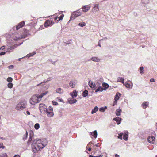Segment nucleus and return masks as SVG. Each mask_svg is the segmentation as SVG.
<instances>
[{
    "instance_id": "1",
    "label": "nucleus",
    "mask_w": 157,
    "mask_h": 157,
    "mask_svg": "<svg viewBox=\"0 0 157 157\" xmlns=\"http://www.w3.org/2000/svg\"><path fill=\"white\" fill-rule=\"evenodd\" d=\"M44 147V145L42 143L41 140L39 139L34 140L32 145L33 151L35 153L39 151L40 149L43 148Z\"/></svg>"
},
{
    "instance_id": "2",
    "label": "nucleus",
    "mask_w": 157,
    "mask_h": 157,
    "mask_svg": "<svg viewBox=\"0 0 157 157\" xmlns=\"http://www.w3.org/2000/svg\"><path fill=\"white\" fill-rule=\"evenodd\" d=\"M40 100L38 94L34 95L31 98L30 102L32 105H34L36 103L39 102Z\"/></svg>"
},
{
    "instance_id": "3",
    "label": "nucleus",
    "mask_w": 157,
    "mask_h": 157,
    "mask_svg": "<svg viewBox=\"0 0 157 157\" xmlns=\"http://www.w3.org/2000/svg\"><path fill=\"white\" fill-rule=\"evenodd\" d=\"M26 105V102L25 101H21L17 105L15 109L17 110H23L25 108Z\"/></svg>"
},
{
    "instance_id": "4",
    "label": "nucleus",
    "mask_w": 157,
    "mask_h": 157,
    "mask_svg": "<svg viewBox=\"0 0 157 157\" xmlns=\"http://www.w3.org/2000/svg\"><path fill=\"white\" fill-rule=\"evenodd\" d=\"M45 112L48 117H52L54 115L53 112V108L51 106H49L46 111Z\"/></svg>"
},
{
    "instance_id": "5",
    "label": "nucleus",
    "mask_w": 157,
    "mask_h": 157,
    "mask_svg": "<svg viewBox=\"0 0 157 157\" xmlns=\"http://www.w3.org/2000/svg\"><path fill=\"white\" fill-rule=\"evenodd\" d=\"M81 13L77 11L75 12V13L71 14V20H73L75 19L77 17L80 16L81 15Z\"/></svg>"
},
{
    "instance_id": "6",
    "label": "nucleus",
    "mask_w": 157,
    "mask_h": 157,
    "mask_svg": "<svg viewBox=\"0 0 157 157\" xmlns=\"http://www.w3.org/2000/svg\"><path fill=\"white\" fill-rule=\"evenodd\" d=\"M39 109L40 112L41 113H44L45 112L48 108L44 104H41L40 105Z\"/></svg>"
},
{
    "instance_id": "7",
    "label": "nucleus",
    "mask_w": 157,
    "mask_h": 157,
    "mask_svg": "<svg viewBox=\"0 0 157 157\" xmlns=\"http://www.w3.org/2000/svg\"><path fill=\"white\" fill-rule=\"evenodd\" d=\"M25 23L24 21H22L18 25L16 26V27H14L13 29L15 30L16 29V30H18L20 28L22 27L24 25Z\"/></svg>"
},
{
    "instance_id": "8",
    "label": "nucleus",
    "mask_w": 157,
    "mask_h": 157,
    "mask_svg": "<svg viewBox=\"0 0 157 157\" xmlns=\"http://www.w3.org/2000/svg\"><path fill=\"white\" fill-rule=\"evenodd\" d=\"M39 85H41L44 88V90L48 89L49 86V84H45L44 82H41L37 85V86Z\"/></svg>"
},
{
    "instance_id": "9",
    "label": "nucleus",
    "mask_w": 157,
    "mask_h": 157,
    "mask_svg": "<svg viewBox=\"0 0 157 157\" xmlns=\"http://www.w3.org/2000/svg\"><path fill=\"white\" fill-rule=\"evenodd\" d=\"M128 131H125L123 133V139L125 141H127L128 138Z\"/></svg>"
},
{
    "instance_id": "10",
    "label": "nucleus",
    "mask_w": 157,
    "mask_h": 157,
    "mask_svg": "<svg viewBox=\"0 0 157 157\" xmlns=\"http://www.w3.org/2000/svg\"><path fill=\"white\" fill-rule=\"evenodd\" d=\"M89 85L90 86L94 89H96V85L95 83H94L92 81L90 80L89 82Z\"/></svg>"
},
{
    "instance_id": "11",
    "label": "nucleus",
    "mask_w": 157,
    "mask_h": 157,
    "mask_svg": "<svg viewBox=\"0 0 157 157\" xmlns=\"http://www.w3.org/2000/svg\"><path fill=\"white\" fill-rule=\"evenodd\" d=\"M76 83V81L71 80L69 83L70 86L72 88H74L75 87Z\"/></svg>"
},
{
    "instance_id": "12",
    "label": "nucleus",
    "mask_w": 157,
    "mask_h": 157,
    "mask_svg": "<svg viewBox=\"0 0 157 157\" xmlns=\"http://www.w3.org/2000/svg\"><path fill=\"white\" fill-rule=\"evenodd\" d=\"M90 6L89 5H86L82 7V11L83 12L87 11L90 8Z\"/></svg>"
},
{
    "instance_id": "13",
    "label": "nucleus",
    "mask_w": 157,
    "mask_h": 157,
    "mask_svg": "<svg viewBox=\"0 0 157 157\" xmlns=\"http://www.w3.org/2000/svg\"><path fill=\"white\" fill-rule=\"evenodd\" d=\"M148 141L150 143H154L155 142V138L152 136L149 137L147 139Z\"/></svg>"
},
{
    "instance_id": "14",
    "label": "nucleus",
    "mask_w": 157,
    "mask_h": 157,
    "mask_svg": "<svg viewBox=\"0 0 157 157\" xmlns=\"http://www.w3.org/2000/svg\"><path fill=\"white\" fill-rule=\"evenodd\" d=\"M52 21L47 20L44 23V26L47 27L49 26H50L51 25H52Z\"/></svg>"
},
{
    "instance_id": "15",
    "label": "nucleus",
    "mask_w": 157,
    "mask_h": 157,
    "mask_svg": "<svg viewBox=\"0 0 157 157\" xmlns=\"http://www.w3.org/2000/svg\"><path fill=\"white\" fill-rule=\"evenodd\" d=\"M123 84L127 88L131 89L133 87L132 83L131 85L129 83H128L127 82H125Z\"/></svg>"
},
{
    "instance_id": "16",
    "label": "nucleus",
    "mask_w": 157,
    "mask_h": 157,
    "mask_svg": "<svg viewBox=\"0 0 157 157\" xmlns=\"http://www.w3.org/2000/svg\"><path fill=\"white\" fill-rule=\"evenodd\" d=\"M149 104L148 102H144L142 104V107L143 109H145L148 106Z\"/></svg>"
},
{
    "instance_id": "17",
    "label": "nucleus",
    "mask_w": 157,
    "mask_h": 157,
    "mask_svg": "<svg viewBox=\"0 0 157 157\" xmlns=\"http://www.w3.org/2000/svg\"><path fill=\"white\" fill-rule=\"evenodd\" d=\"M90 135L93 136L94 138H96L97 136V131L95 130L92 132H90Z\"/></svg>"
},
{
    "instance_id": "18",
    "label": "nucleus",
    "mask_w": 157,
    "mask_h": 157,
    "mask_svg": "<svg viewBox=\"0 0 157 157\" xmlns=\"http://www.w3.org/2000/svg\"><path fill=\"white\" fill-rule=\"evenodd\" d=\"M91 60L94 62H99L100 61V59L98 57H94L91 58Z\"/></svg>"
},
{
    "instance_id": "19",
    "label": "nucleus",
    "mask_w": 157,
    "mask_h": 157,
    "mask_svg": "<svg viewBox=\"0 0 157 157\" xmlns=\"http://www.w3.org/2000/svg\"><path fill=\"white\" fill-rule=\"evenodd\" d=\"M77 101L75 99L73 98H70L68 100V102L70 104H73L74 103H76Z\"/></svg>"
},
{
    "instance_id": "20",
    "label": "nucleus",
    "mask_w": 157,
    "mask_h": 157,
    "mask_svg": "<svg viewBox=\"0 0 157 157\" xmlns=\"http://www.w3.org/2000/svg\"><path fill=\"white\" fill-rule=\"evenodd\" d=\"M121 96V94L119 92H117L115 96L114 100L115 101H117L118 100Z\"/></svg>"
},
{
    "instance_id": "21",
    "label": "nucleus",
    "mask_w": 157,
    "mask_h": 157,
    "mask_svg": "<svg viewBox=\"0 0 157 157\" xmlns=\"http://www.w3.org/2000/svg\"><path fill=\"white\" fill-rule=\"evenodd\" d=\"M122 112L121 109H117L116 111V114L117 116H119Z\"/></svg>"
},
{
    "instance_id": "22",
    "label": "nucleus",
    "mask_w": 157,
    "mask_h": 157,
    "mask_svg": "<svg viewBox=\"0 0 157 157\" xmlns=\"http://www.w3.org/2000/svg\"><path fill=\"white\" fill-rule=\"evenodd\" d=\"M102 86L104 88L103 89L104 90H106L109 87V86L108 84L104 82L102 83Z\"/></svg>"
},
{
    "instance_id": "23",
    "label": "nucleus",
    "mask_w": 157,
    "mask_h": 157,
    "mask_svg": "<svg viewBox=\"0 0 157 157\" xmlns=\"http://www.w3.org/2000/svg\"><path fill=\"white\" fill-rule=\"evenodd\" d=\"M70 95L72 96V98H73L74 97H76L77 96V92L76 90H74L73 92L70 93Z\"/></svg>"
},
{
    "instance_id": "24",
    "label": "nucleus",
    "mask_w": 157,
    "mask_h": 157,
    "mask_svg": "<svg viewBox=\"0 0 157 157\" xmlns=\"http://www.w3.org/2000/svg\"><path fill=\"white\" fill-rule=\"evenodd\" d=\"M121 119L120 118H119V117L115 118L113 119V120L115 121L117 124H119L121 123Z\"/></svg>"
},
{
    "instance_id": "25",
    "label": "nucleus",
    "mask_w": 157,
    "mask_h": 157,
    "mask_svg": "<svg viewBox=\"0 0 157 157\" xmlns=\"http://www.w3.org/2000/svg\"><path fill=\"white\" fill-rule=\"evenodd\" d=\"M124 78L122 77H119L117 78V82H121L123 84L124 83Z\"/></svg>"
},
{
    "instance_id": "26",
    "label": "nucleus",
    "mask_w": 157,
    "mask_h": 157,
    "mask_svg": "<svg viewBox=\"0 0 157 157\" xmlns=\"http://www.w3.org/2000/svg\"><path fill=\"white\" fill-rule=\"evenodd\" d=\"M104 90L103 88L101 86H99L95 91V93H96L98 92H102Z\"/></svg>"
},
{
    "instance_id": "27",
    "label": "nucleus",
    "mask_w": 157,
    "mask_h": 157,
    "mask_svg": "<svg viewBox=\"0 0 157 157\" xmlns=\"http://www.w3.org/2000/svg\"><path fill=\"white\" fill-rule=\"evenodd\" d=\"M98 110V108L97 106H96L94 109H93L91 112V113L93 114L96 113Z\"/></svg>"
},
{
    "instance_id": "28",
    "label": "nucleus",
    "mask_w": 157,
    "mask_h": 157,
    "mask_svg": "<svg viewBox=\"0 0 157 157\" xmlns=\"http://www.w3.org/2000/svg\"><path fill=\"white\" fill-rule=\"evenodd\" d=\"M48 93V91H45L44 92L42 93L40 95H39V98H40L41 99L44 96L46 95Z\"/></svg>"
},
{
    "instance_id": "29",
    "label": "nucleus",
    "mask_w": 157,
    "mask_h": 157,
    "mask_svg": "<svg viewBox=\"0 0 157 157\" xmlns=\"http://www.w3.org/2000/svg\"><path fill=\"white\" fill-rule=\"evenodd\" d=\"M56 91L57 93L61 94L63 92V90L61 88H58Z\"/></svg>"
},
{
    "instance_id": "30",
    "label": "nucleus",
    "mask_w": 157,
    "mask_h": 157,
    "mask_svg": "<svg viewBox=\"0 0 157 157\" xmlns=\"http://www.w3.org/2000/svg\"><path fill=\"white\" fill-rule=\"evenodd\" d=\"M36 52H33V53H30L29 54H28V55H27L26 56H25V57H28V58H29L30 57L32 56L33 55L35 54H36Z\"/></svg>"
},
{
    "instance_id": "31",
    "label": "nucleus",
    "mask_w": 157,
    "mask_h": 157,
    "mask_svg": "<svg viewBox=\"0 0 157 157\" xmlns=\"http://www.w3.org/2000/svg\"><path fill=\"white\" fill-rule=\"evenodd\" d=\"M86 25V23L85 22H80L78 25L81 27H83L84 26H85Z\"/></svg>"
},
{
    "instance_id": "32",
    "label": "nucleus",
    "mask_w": 157,
    "mask_h": 157,
    "mask_svg": "<svg viewBox=\"0 0 157 157\" xmlns=\"http://www.w3.org/2000/svg\"><path fill=\"white\" fill-rule=\"evenodd\" d=\"M88 94V91L86 90H85L82 93L83 96L84 97H86Z\"/></svg>"
},
{
    "instance_id": "33",
    "label": "nucleus",
    "mask_w": 157,
    "mask_h": 157,
    "mask_svg": "<svg viewBox=\"0 0 157 157\" xmlns=\"http://www.w3.org/2000/svg\"><path fill=\"white\" fill-rule=\"evenodd\" d=\"M107 107L106 106H105L104 107H101L99 109V111L101 112H104L106 109H107Z\"/></svg>"
},
{
    "instance_id": "34",
    "label": "nucleus",
    "mask_w": 157,
    "mask_h": 157,
    "mask_svg": "<svg viewBox=\"0 0 157 157\" xmlns=\"http://www.w3.org/2000/svg\"><path fill=\"white\" fill-rule=\"evenodd\" d=\"M34 128L36 129L37 130L40 128V125L39 124L36 123L35 124Z\"/></svg>"
},
{
    "instance_id": "35",
    "label": "nucleus",
    "mask_w": 157,
    "mask_h": 157,
    "mask_svg": "<svg viewBox=\"0 0 157 157\" xmlns=\"http://www.w3.org/2000/svg\"><path fill=\"white\" fill-rule=\"evenodd\" d=\"M123 135V133H121L120 134H119L118 135V136L117 137L119 139H120L121 140H122V137Z\"/></svg>"
},
{
    "instance_id": "36",
    "label": "nucleus",
    "mask_w": 157,
    "mask_h": 157,
    "mask_svg": "<svg viewBox=\"0 0 157 157\" xmlns=\"http://www.w3.org/2000/svg\"><path fill=\"white\" fill-rule=\"evenodd\" d=\"M56 100L58 101L63 102V100H62L59 97L57 98L56 99Z\"/></svg>"
},
{
    "instance_id": "37",
    "label": "nucleus",
    "mask_w": 157,
    "mask_h": 157,
    "mask_svg": "<svg viewBox=\"0 0 157 157\" xmlns=\"http://www.w3.org/2000/svg\"><path fill=\"white\" fill-rule=\"evenodd\" d=\"M0 157H7V155L6 153H3L0 155Z\"/></svg>"
},
{
    "instance_id": "38",
    "label": "nucleus",
    "mask_w": 157,
    "mask_h": 157,
    "mask_svg": "<svg viewBox=\"0 0 157 157\" xmlns=\"http://www.w3.org/2000/svg\"><path fill=\"white\" fill-rule=\"evenodd\" d=\"M144 68L143 67H141L140 68V73L141 74H142L143 73Z\"/></svg>"
},
{
    "instance_id": "39",
    "label": "nucleus",
    "mask_w": 157,
    "mask_h": 157,
    "mask_svg": "<svg viewBox=\"0 0 157 157\" xmlns=\"http://www.w3.org/2000/svg\"><path fill=\"white\" fill-rule=\"evenodd\" d=\"M13 84L11 83H9L8 84V87L10 88H12L13 87Z\"/></svg>"
},
{
    "instance_id": "40",
    "label": "nucleus",
    "mask_w": 157,
    "mask_h": 157,
    "mask_svg": "<svg viewBox=\"0 0 157 157\" xmlns=\"http://www.w3.org/2000/svg\"><path fill=\"white\" fill-rule=\"evenodd\" d=\"M13 79L11 77H8L7 79V81L9 82H10L12 81Z\"/></svg>"
},
{
    "instance_id": "41",
    "label": "nucleus",
    "mask_w": 157,
    "mask_h": 157,
    "mask_svg": "<svg viewBox=\"0 0 157 157\" xmlns=\"http://www.w3.org/2000/svg\"><path fill=\"white\" fill-rule=\"evenodd\" d=\"M27 135H28V134H27V132L26 131L25 133V135H24V136L23 137V139L24 140H25L27 138Z\"/></svg>"
},
{
    "instance_id": "42",
    "label": "nucleus",
    "mask_w": 157,
    "mask_h": 157,
    "mask_svg": "<svg viewBox=\"0 0 157 157\" xmlns=\"http://www.w3.org/2000/svg\"><path fill=\"white\" fill-rule=\"evenodd\" d=\"M22 37H20V36H18V37H16V38H13V39H14L15 40H17L18 39H20Z\"/></svg>"
},
{
    "instance_id": "43",
    "label": "nucleus",
    "mask_w": 157,
    "mask_h": 157,
    "mask_svg": "<svg viewBox=\"0 0 157 157\" xmlns=\"http://www.w3.org/2000/svg\"><path fill=\"white\" fill-rule=\"evenodd\" d=\"M92 144V143L91 142H89V144H88V145L86 147V148L87 149L88 148V147H90L91 144Z\"/></svg>"
},
{
    "instance_id": "44",
    "label": "nucleus",
    "mask_w": 157,
    "mask_h": 157,
    "mask_svg": "<svg viewBox=\"0 0 157 157\" xmlns=\"http://www.w3.org/2000/svg\"><path fill=\"white\" fill-rule=\"evenodd\" d=\"M64 17V15L62 14L61 15L60 17L59 18V20H62Z\"/></svg>"
},
{
    "instance_id": "45",
    "label": "nucleus",
    "mask_w": 157,
    "mask_h": 157,
    "mask_svg": "<svg viewBox=\"0 0 157 157\" xmlns=\"http://www.w3.org/2000/svg\"><path fill=\"white\" fill-rule=\"evenodd\" d=\"M13 66L12 65L9 66L8 68L9 69H12L13 68Z\"/></svg>"
},
{
    "instance_id": "46",
    "label": "nucleus",
    "mask_w": 157,
    "mask_h": 157,
    "mask_svg": "<svg viewBox=\"0 0 157 157\" xmlns=\"http://www.w3.org/2000/svg\"><path fill=\"white\" fill-rule=\"evenodd\" d=\"M5 147L3 145V144L0 143V148H2L4 149Z\"/></svg>"
},
{
    "instance_id": "47",
    "label": "nucleus",
    "mask_w": 157,
    "mask_h": 157,
    "mask_svg": "<svg viewBox=\"0 0 157 157\" xmlns=\"http://www.w3.org/2000/svg\"><path fill=\"white\" fill-rule=\"evenodd\" d=\"M52 102L53 104L54 105H56L58 104V103L56 101H52Z\"/></svg>"
},
{
    "instance_id": "48",
    "label": "nucleus",
    "mask_w": 157,
    "mask_h": 157,
    "mask_svg": "<svg viewBox=\"0 0 157 157\" xmlns=\"http://www.w3.org/2000/svg\"><path fill=\"white\" fill-rule=\"evenodd\" d=\"M117 101H114V102H113V106H114L115 105H116L117 103Z\"/></svg>"
},
{
    "instance_id": "49",
    "label": "nucleus",
    "mask_w": 157,
    "mask_h": 157,
    "mask_svg": "<svg viewBox=\"0 0 157 157\" xmlns=\"http://www.w3.org/2000/svg\"><path fill=\"white\" fill-rule=\"evenodd\" d=\"M150 81L151 82H155V80L153 78H151L150 79Z\"/></svg>"
},
{
    "instance_id": "50",
    "label": "nucleus",
    "mask_w": 157,
    "mask_h": 157,
    "mask_svg": "<svg viewBox=\"0 0 157 157\" xmlns=\"http://www.w3.org/2000/svg\"><path fill=\"white\" fill-rule=\"evenodd\" d=\"M5 48V46H3L1 47L0 49L2 50Z\"/></svg>"
},
{
    "instance_id": "51",
    "label": "nucleus",
    "mask_w": 157,
    "mask_h": 157,
    "mask_svg": "<svg viewBox=\"0 0 157 157\" xmlns=\"http://www.w3.org/2000/svg\"><path fill=\"white\" fill-rule=\"evenodd\" d=\"M91 149V148L90 147H88V148L87 149L86 148V150H88L89 151H90Z\"/></svg>"
},
{
    "instance_id": "52",
    "label": "nucleus",
    "mask_w": 157,
    "mask_h": 157,
    "mask_svg": "<svg viewBox=\"0 0 157 157\" xmlns=\"http://www.w3.org/2000/svg\"><path fill=\"white\" fill-rule=\"evenodd\" d=\"M5 54V52H1L0 53V55H4Z\"/></svg>"
},
{
    "instance_id": "53",
    "label": "nucleus",
    "mask_w": 157,
    "mask_h": 157,
    "mask_svg": "<svg viewBox=\"0 0 157 157\" xmlns=\"http://www.w3.org/2000/svg\"><path fill=\"white\" fill-rule=\"evenodd\" d=\"M126 82H127L128 83H129V82H130V83H131L132 84V82L130 80H128Z\"/></svg>"
},
{
    "instance_id": "54",
    "label": "nucleus",
    "mask_w": 157,
    "mask_h": 157,
    "mask_svg": "<svg viewBox=\"0 0 157 157\" xmlns=\"http://www.w3.org/2000/svg\"><path fill=\"white\" fill-rule=\"evenodd\" d=\"M14 48V47H13V46H12L11 47H10V48H8V50H9V49H13Z\"/></svg>"
},
{
    "instance_id": "55",
    "label": "nucleus",
    "mask_w": 157,
    "mask_h": 157,
    "mask_svg": "<svg viewBox=\"0 0 157 157\" xmlns=\"http://www.w3.org/2000/svg\"><path fill=\"white\" fill-rule=\"evenodd\" d=\"M25 57H22V58H20L19 59H18L19 61H21V59H23V58H24Z\"/></svg>"
},
{
    "instance_id": "56",
    "label": "nucleus",
    "mask_w": 157,
    "mask_h": 157,
    "mask_svg": "<svg viewBox=\"0 0 157 157\" xmlns=\"http://www.w3.org/2000/svg\"><path fill=\"white\" fill-rule=\"evenodd\" d=\"M14 157H20V156L18 155H15L14 156Z\"/></svg>"
},
{
    "instance_id": "57",
    "label": "nucleus",
    "mask_w": 157,
    "mask_h": 157,
    "mask_svg": "<svg viewBox=\"0 0 157 157\" xmlns=\"http://www.w3.org/2000/svg\"><path fill=\"white\" fill-rule=\"evenodd\" d=\"M115 157H120L117 154L115 155Z\"/></svg>"
},
{
    "instance_id": "58",
    "label": "nucleus",
    "mask_w": 157,
    "mask_h": 157,
    "mask_svg": "<svg viewBox=\"0 0 157 157\" xmlns=\"http://www.w3.org/2000/svg\"><path fill=\"white\" fill-rule=\"evenodd\" d=\"M52 79V78H48V81H50Z\"/></svg>"
},
{
    "instance_id": "59",
    "label": "nucleus",
    "mask_w": 157,
    "mask_h": 157,
    "mask_svg": "<svg viewBox=\"0 0 157 157\" xmlns=\"http://www.w3.org/2000/svg\"><path fill=\"white\" fill-rule=\"evenodd\" d=\"M27 113L28 115H29L30 114V112L29 111H27Z\"/></svg>"
},
{
    "instance_id": "60",
    "label": "nucleus",
    "mask_w": 157,
    "mask_h": 157,
    "mask_svg": "<svg viewBox=\"0 0 157 157\" xmlns=\"http://www.w3.org/2000/svg\"><path fill=\"white\" fill-rule=\"evenodd\" d=\"M96 7L97 8H98V4H97L95 5V7Z\"/></svg>"
},
{
    "instance_id": "61",
    "label": "nucleus",
    "mask_w": 157,
    "mask_h": 157,
    "mask_svg": "<svg viewBox=\"0 0 157 157\" xmlns=\"http://www.w3.org/2000/svg\"><path fill=\"white\" fill-rule=\"evenodd\" d=\"M31 137H30V138L29 140V141H31Z\"/></svg>"
},
{
    "instance_id": "62",
    "label": "nucleus",
    "mask_w": 157,
    "mask_h": 157,
    "mask_svg": "<svg viewBox=\"0 0 157 157\" xmlns=\"http://www.w3.org/2000/svg\"><path fill=\"white\" fill-rule=\"evenodd\" d=\"M57 18H58L57 17H55V20H56L57 19Z\"/></svg>"
},
{
    "instance_id": "63",
    "label": "nucleus",
    "mask_w": 157,
    "mask_h": 157,
    "mask_svg": "<svg viewBox=\"0 0 157 157\" xmlns=\"http://www.w3.org/2000/svg\"><path fill=\"white\" fill-rule=\"evenodd\" d=\"M98 46H100V47H101V45L99 44H99H98Z\"/></svg>"
},
{
    "instance_id": "64",
    "label": "nucleus",
    "mask_w": 157,
    "mask_h": 157,
    "mask_svg": "<svg viewBox=\"0 0 157 157\" xmlns=\"http://www.w3.org/2000/svg\"><path fill=\"white\" fill-rule=\"evenodd\" d=\"M89 157H93V156H92L90 155Z\"/></svg>"
}]
</instances>
